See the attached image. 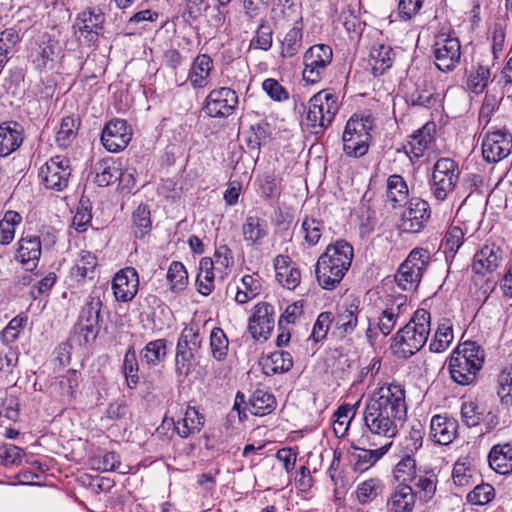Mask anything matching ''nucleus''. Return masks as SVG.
I'll use <instances>...</instances> for the list:
<instances>
[{"instance_id": "680f3d73", "label": "nucleus", "mask_w": 512, "mask_h": 512, "mask_svg": "<svg viewBox=\"0 0 512 512\" xmlns=\"http://www.w3.org/2000/svg\"><path fill=\"white\" fill-rule=\"evenodd\" d=\"M123 372L130 388H134L138 381V362L133 347H129L123 361Z\"/></svg>"}, {"instance_id": "774afa93", "label": "nucleus", "mask_w": 512, "mask_h": 512, "mask_svg": "<svg viewBox=\"0 0 512 512\" xmlns=\"http://www.w3.org/2000/svg\"><path fill=\"white\" fill-rule=\"evenodd\" d=\"M333 320L334 314L332 312H322L318 315L311 333V337L315 342H320L326 338Z\"/></svg>"}, {"instance_id": "e433bc0d", "label": "nucleus", "mask_w": 512, "mask_h": 512, "mask_svg": "<svg viewBox=\"0 0 512 512\" xmlns=\"http://www.w3.org/2000/svg\"><path fill=\"white\" fill-rule=\"evenodd\" d=\"M94 181L100 187H106L120 177V169L113 158L98 161L94 166Z\"/></svg>"}, {"instance_id": "a18cd8bd", "label": "nucleus", "mask_w": 512, "mask_h": 512, "mask_svg": "<svg viewBox=\"0 0 512 512\" xmlns=\"http://www.w3.org/2000/svg\"><path fill=\"white\" fill-rule=\"evenodd\" d=\"M58 51V42L52 38L42 41L38 48L32 54L34 66L41 70L46 67L49 61H52Z\"/></svg>"}, {"instance_id": "0eeeda50", "label": "nucleus", "mask_w": 512, "mask_h": 512, "mask_svg": "<svg viewBox=\"0 0 512 512\" xmlns=\"http://www.w3.org/2000/svg\"><path fill=\"white\" fill-rule=\"evenodd\" d=\"M408 310L409 306L405 295L389 296L384 306L381 308L379 315L373 320L367 318L368 327L365 334L368 341L371 344L374 343L377 337V331L384 337L388 336L395 328L398 320L403 315L407 314Z\"/></svg>"}, {"instance_id": "393cba45", "label": "nucleus", "mask_w": 512, "mask_h": 512, "mask_svg": "<svg viewBox=\"0 0 512 512\" xmlns=\"http://www.w3.org/2000/svg\"><path fill=\"white\" fill-rule=\"evenodd\" d=\"M360 312L359 305L355 302L340 306L333 320L335 333L340 337L351 335L358 325Z\"/></svg>"}, {"instance_id": "4d7b16f0", "label": "nucleus", "mask_w": 512, "mask_h": 512, "mask_svg": "<svg viewBox=\"0 0 512 512\" xmlns=\"http://www.w3.org/2000/svg\"><path fill=\"white\" fill-rule=\"evenodd\" d=\"M229 341L221 328H213L210 333V348L212 356L217 361L225 360L228 353Z\"/></svg>"}, {"instance_id": "3c124183", "label": "nucleus", "mask_w": 512, "mask_h": 512, "mask_svg": "<svg viewBox=\"0 0 512 512\" xmlns=\"http://www.w3.org/2000/svg\"><path fill=\"white\" fill-rule=\"evenodd\" d=\"M134 234L137 238H143L152 228L150 210L147 205L140 204L132 214Z\"/></svg>"}, {"instance_id": "9b49d317", "label": "nucleus", "mask_w": 512, "mask_h": 512, "mask_svg": "<svg viewBox=\"0 0 512 512\" xmlns=\"http://www.w3.org/2000/svg\"><path fill=\"white\" fill-rule=\"evenodd\" d=\"M434 63L442 72L453 71L461 59V45L457 37L446 33L436 36L433 44Z\"/></svg>"}, {"instance_id": "dca6fc26", "label": "nucleus", "mask_w": 512, "mask_h": 512, "mask_svg": "<svg viewBox=\"0 0 512 512\" xmlns=\"http://www.w3.org/2000/svg\"><path fill=\"white\" fill-rule=\"evenodd\" d=\"M132 128L126 120L113 119L103 128L101 142L105 149L112 153L124 150L132 139Z\"/></svg>"}, {"instance_id": "a19ab883", "label": "nucleus", "mask_w": 512, "mask_h": 512, "mask_svg": "<svg viewBox=\"0 0 512 512\" xmlns=\"http://www.w3.org/2000/svg\"><path fill=\"white\" fill-rule=\"evenodd\" d=\"M409 195L406 181L401 175L393 174L387 179V198L393 207L405 202Z\"/></svg>"}, {"instance_id": "f3484780", "label": "nucleus", "mask_w": 512, "mask_h": 512, "mask_svg": "<svg viewBox=\"0 0 512 512\" xmlns=\"http://www.w3.org/2000/svg\"><path fill=\"white\" fill-rule=\"evenodd\" d=\"M105 14L99 7H87L80 12L74 22L73 28L79 38L92 42L97 40L99 30L103 28Z\"/></svg>"}, {"instance_id": "603ef678", "label": "nucleus", "mask_w": 512, "mask_h": 512, "mask_svg": "<svg viewBox=\"0 0 512 512\" xmlns=\"http://www.w3.org/2000/svg\"><path fill=\"white\" fill-rule=\"evenodd\" d=\"M490 75L491 72L488 63L478 64L475 71L472 72L468 78L467 85L469 89L475 94L482 93L488 86Z\"/></svg>"}, {"instance_id": "4468645a", "label": "nucleus", "mask_w": 512, "mask_h": 512, "mask_svg": "<svg viewBox=\"0 0 512 512\" xmlns=\"http://www.w3.org/2000/svg\"><path fill=\"white\" fill-rule=\"evenodd\" d=\"M431 217V208L426 200L411 198L403 211L399 229L404 233H419Z\"/></svg>"}, {"instance_id": "58836bf2", "label": "nucleus", "mask_w": 512, "mask_h": 512, "mask_svg": "<svg viewBox=\"0 0 512 512\" xmlns=\"http://www.w3.org/2000/svg\"><path fill=\"white\" fill-rule=\"evenodd\" d=\"M408 101L413 106L431 108L440 101V95L436 92L432 83L424 81L423 85H418L409 95Z\"/></svg>"}, {"instance_id": "72a5a7b5", "label": "nucleus", "mask_w": 512, "mask_h": 512, "mask_svg": "<svg viewBox=\"0 0 512 512\" xmlns=\"http://www.w3.org/2000/svg\"><path fill=\"white\" fill-rule=\"evenodd\" d=\"M261 364L266 375H273L289 371L293 366V359L289 352L281 350L263 358Z\"/></svg>"}, {"instance_id": "13d9d810", "label": "nucleus", "mask_w": 512, "mask_h": 512, "mask_svg": "<svg viewBox=\"0 0 512 512\" xmlns=\"http://www.w3.org/2000/svg\"><path fill=\"white\" fill-rule=\"evenodd\" d=\"M383 483L377 478H371L360 483L356 489V496L360 503L371 502L383 491Z\"/></svg>"}, {"instance_id": "a878e982", "label": "nucleus", "mask_w": 512, "mask_h": 512, "mask_svg": "<svg viewBox=\"0 0 512 512\" xmlns=\"http://www.w3.org/2000/svg\"><path fill=\"white\" fill-rule=\"evenodd\" d=\"M458 422L446 415H434L430 423V437L440 445L450 444L456 437Z\"/></svg>"}, {"instance_id": "39448f33", "label": "nucleus", "mask_w": 512, "mask_h": 512, "mask_svg": "<svg viewBox=\"0 0 512 512\" xmlns=\"http://www.w3.org/2000/svg\"><path fill=\"white\" fill-rule=\"evenodd\" d=\"M429 333L430 313L425 309H418L410 321L394 335L391 348L399 356L408 358L426 344Z\"/></svg>"}, {"instance_id": "bb28decb", "label": "nucleus", "mask_w": 512, "mask_h": 512, "mask_svg": "<svg viewBox=\"0 0 512 512\" xmlns=\"http://www.w3.org/2000/svg\"><path fill=\"white\" fill-rule=\"evenodd\" d=\"M394 49L384 43H375L369 52V65L374 76H380L390 69L395 60Z\"/></svg>"}, {"instance_id": "7c9ffc66", "label": "nucleus", "mask_w": 512, "mask_h": 512, "mask_svg": "<svg viewBox=\"0 0 512 512\" xmlns=\"http://www.w3.org/2000/svg\"><path fill=\"white\" fill-rule=\"evenodd\" d=\"M489 466L499 474H509L512 472V445L496 444L488 455Z\"/></svg>"}, {"instance_id": "de8ad7c7", "label": "nucleus", "mask_w": 512, "mask_h": 512, "mask_svg": "<svg viewBox=\"0 0 512 512\" xmlns=\"http://www.w3.org/2000/svg\"><path fill=\"white\" fill-rule=\"evenodd\" d=\"M273 44V30L267 20L262 19L250 40L249 48L268 51Z\"/></svg>"}, {"instance_id": "9d476101", "label": "nucleus", "mask_w": 512, "mask_h": 512, "mask_svg": "<svg viewBox=\"0 0 512 512\" xmlns=\"http://www.w3.org/2000/svg\"><path fill=\"white\" fill-rule=\"evenodd\" d=\"M332 59L333 51L329 45L316 44L309 47L303 56V79L310 84L318 83L325 75Z\"/></svg>"}, {"instance_id": "2f4dec72", "label": "nucleus", "mask_w": 512, "mask_h": 512, "mask_svg": "<svg viewBox=\"0 0 512 512\" xmlns=\"http://www.w3.org/2000/svg\"><path fill=\"white\" fill-rule=\"evenodd\" d=\"M415 493L408 484H399L388 500L391 512H413Z\"/></svg>"}, {"instance_id": "ddd939ff", "label": "nucleus", "mask_w": 512, "mask_h": 512, "mask_svg": "<svg viewBox=\"0 0 512 512\" xmlns=\"http://www.w3.org/2000/svg\"><path fill=\"white\" fill-rule=\"evenodd\" d=\"M238 103V95L233 89L220 87L210 91L203 110L209 117L225 118L235 112Z\"/></svg>"}, {"instance_id": "69168bd1", "label": "nucleus", "mask_w": 512, "mask_h": 512, "mask_svg": "<svg viewBox=\"0 0 512 512\" xmlns=\"http://www.w3.org/2000/svg\"><path fill=\"white\" fill-rule=\"evenodd\" d=\"M353 408L349 405H341L336 410L334 416L336 417L333 423V430L337 437H342L348 430V425L355 414V411H352Z\"/></svg>"}, {"instance_id": "1a4fd4ad", "label": "nucleus", "mask_w": 512, "mask_h": 512, "mask_svg": "<svg viewBox=\"0 0 512 512\" xmlns=\"http://www.w3.org/2000/svg\"><path fill=\"white\" fill-rule=\"evenodd\" d=\"M458 164L450 158H440L433 167L431 193L439 201H444L454 191L459 180Z\"/></svg>"}, {"instance_id": "6ab92c4d", "label": "nucleus", "mask_w": 512, "mask_h": 512, "mask_svg": "<svg viewBox=\"0 0 512 512\" xmlns=\"http://www.w3.org/2000/svg\"><path fill=\"white\" fill-rule=\"evenodd\" d=\"M139 289V276L135 268L126 267L118 271L112 281L115 299L119 302H129Z\"/></svg>"}, {"instance_id": "37998d69", "label": "nucleus", "mask_w": 512, "mask_h": 512, "mask_svg": "<svg viewBox=\"0 0 512 512\" xmlns=\"http://www.w3.org/2000/svg\"><path fill=\"white\" fill-rule=\"evenodd\" d=\"M268 124H257L250 127L244 133V141L247 147L256 152V158L259 156L260 147L269 140Z\"/></svg>"}, {"instance_id": "4c0bfd02", "label": "nucleus", "mask_w": 512, "mask_h": 512, "mask_svg": "<svg viewBox=\"0 0 512 512\" xmlns=\"http://www.w3.org/2000/svg\"><path fill=\"white\" fill-rule=\"evenodd\" d=\"M250 412L256 416H264L272 412L276 399L269 391L257 388L249 399Z\"/></svg>"}, {"instance_id": "f8f14e48", "label": "nucleus", "mask_w": 512, "mask_h": 512, "mask_svg": "<svg viewBox=\"0 0 512 512\" xmlns=\"http://www.w3.org/2000/svg\"><path fill=\"white\" fill-rule=\"evenodd\" d=\"M38 176L46 188L62 191L71 176L70 160L61 155L52 157L41 166Z\"/></svg>"}, {"instance_id": "f03ea898", "label": "nucleus", "mask_w": 512, "mask_h": 512, "mask_svg": "<svg viewBox=\"0 0 512 512\" xmlns=\"http://www.w3.org/2000/svg\"><path fill=\"white\" fill-rule=\"evenodd\" d=\"M353 256V247L344 240L328 245L316 263L319 285L326 290L334 289L350 268Z\"/></svg>"}, {"instance_id": "6e6d98bb", "label": "nucleus", "mask_w": 512, "mask_h": 512, "mask_svg": "<svg viewBox=\"0 0 512 512\" xmlns=\"http://www.w3.org/2000/svg\"><path fill=\"white\" fill-rule=\"evenodd\" d=\"M167 280L172 291L184 290L188 283V273L185 266L181 262L173 261L167 271Z\"/></svg>"}, {"instance_id": "0e129e2a", "label": "nucleus", "mask_w": 512, "mask_h": 512, "mask_svg": "<svg viewBox=\"0 0 512 512\" xmlns=\"http://www.w3.org/2000/svg\"><path fill=\"white\" fill-rule=\"evenodd\" d=\"M465 232L458 225H451L442 241V246L445 249V252H450L455 254L464 242Z\"/></svg>"}, {"instance_id": "a211bd4d", "label": "nucleus", "mask_w": 512, "mask_h": 512, "mask_svg": "<svg viewBox=\"0 0 512 512\" xmlns=\"http://www.w3.org/2000/svg\"><path fill=\"white\" fill-rule=\"evenodd\" d=\"M274 327V307L262 302L254 306L253 314L249 318L248 330L255 340L267 339Z\"/></svg>"}, {"instance_id": "aec40b11", "label": "nucleus", "mask_w": 512, "mask_h": 512, "mask_svg": "<svg viewBox=\"0 0 512 512\" xmlns=\"http://www.w3.org/2000/svg\"><path fill=\"white\" fill-rule=\"evenodd\" d=\"M435 130L436 124L427 122L409 137L403 149L412 161L421 158L425 151L430 148L434 141Z\"/></svg>"}, {"instance_id": "ea45409f", "label": "nucleus", "mask_w": 512, "mask_h": 512, "mask_svg": "<svg viewBox=\"0 0 512 512\" xmlns=\"http://www.w3.org/2000/svg\"><path fill=\"white\" fill-rule=\"evenodd\" d=\"M453 339V324L450 319L444 318L439 322L434 338L429 345L430 351L436 353L445 351Z\"/></svg>"}, {"instance_id": "8fccbe9b", "label": "nucleus", "mask_w": 512, "mask_h": 512, "mask_svg": "<svg viewBox=\"0 0 512 512\" xmlns=\"http://www.w3.org/2000/svg\"><path fill=\"white\" fill-rule=\"evenodd\" d=\"M414 483L416 491L421 500L427 502L432 499L436 492L437 477L433 473H425L415 476L411 481Z\"/></svg>"}, {"instance_id": "423d86ee", "label": "nucleus", "mask_w": 512, "mask_h": 512, "mask_svg": "<svg viewBox=\"0 0 512 512\" xmlns=\"http://www.w3.org/2000/svg\"><path fill=\"white\" fill-rule=\"evenodd\" d=\"M374 126L371 115L354 114L347 121L342 135L343 150L347 156L358 158L367 153Z\"/></svg>"}, {"instance_id": "6e6552de", "label": "nucleus", "mask_w": 512, "mask_h": 512, "mask_svg": "<svg viewBox=\"0 0 512 512\" xmlns=\"http://www.w3.org/2000/svg\"><path fill=\"white\" fill-rule=\"evenodd\" d=\"M430 253L424 248L413 249L395 274L397 286L404 291H415L430 263Z\"/></svg>"}, {"instance_id": "f704fd0d", "label": "nucleus", "mask_w": 512, "mask_h": 512, "mask_svg": "<svg viewBox=\"0 0 512 512\" xmlns=\"http://www.w3.org/2000/svg\"><path fill=\"white\" fill-rule=\"evenodd\" d=\"M302 19L295 20L294 26L285 34L281 41V56L290 58L295 56L302 47L303 41Z\"/></svg>"}, {"instance_id": "e2e57ef3", "label": "nucleus", "mask_w": 512, "mask_h": 512, "mask_svg": "<svg viewBox=\"0 0 512 512\" xmlns=\"http://www.w3.org/2000/svg\"><path fill=\"white\" fill-rule=\"evenodd\" d=\"M474 469L469 463L457 461L452 471L453 483L457 487H468L474 483Z\"/></svg>"}, {"instance_id": "49530a36", "label": "nucleus", "mask_w": 512, "mask_h": 512, "mask_svg": "<svg viewBox=\"0 0 512 512\" xmlns=\"http://www.w3.org/2000/svg\"><path fill=\"white\" fill-rule=\"evenodd\" d=\"M79 121L73 116L64 117L56 133V143L61 148L68 147L76 138Z\"/></svg>"}, {"instance_id": "4be33fe9", "label": "nucleus", "mask_w": 512, "mask_h": 512, "mask_svg": "<svg viewBox=\"0 0 512 512\" xmlns=\"http://www.w3.org/2000/svg\"><path fill=\"white\" fill-rule=\"evenodd\" d=\"M374 449L352 447L350 462L355 472H365L375 465L391 448L390 444L379 441Z\"/></svg>"}, {"instance_id": "c756f323", "label": "nucleus", "mask_w": 512, "mask_h": 512, "mask_svg": "<svg viewBox=\"0 0 512 512\" xmlns=\"http://www.w3.org/2000/svg\"><path fill=\"white\" fill-rule=\"evenodd\" d=\"M213 68V60L208 54L198 55L189 70L188 80L193 88H203L208 84V78Z\"/></svg>"}, {"instance_id": "338daca9", "label": "nucleus", "mask_w": 512, "mask_h": 512, "mask_svg": "<svg viewBox=\"0 0 512 512\" xmlns=\"http://www.w3.org/2000/svg\"><path fill=\"white\" fill-rule=\"evenodd\" d=\"M495 497V490L492 485L483 483L477 485L467 495V501L473 505H485Z\"/></svg>"}, {"instance_id": "c9c22d12", "label": "nucleus", "mask_w": 512, "mask_h": 512, "mask_svg": "<svg viewBox=\"0 0 512 512\" xmlns=\"http://www.w3.org/2000/svg\"><path fill=\"white\" fill-rule=\"evenodd\" d=\"M217 274L214 271V262L212 258L203 257L199 264V273L196 283L198 292L204 296L209 295L214 290V282Z\"/></svg>"}, {"instance_id": "5701e85b", "label": "nucleus", "mask_w": 512, "mask_h": 512, "mask_svg": "<svg viewBox=\"0 0 512 512\" xmlns=\"http://www.w3.org/2000/svg\"><path fill=\"white\" fill-rule=\"evenodd\" d=\"M503 260L502 249L494 243L485 244L473 258L472 269L476 274L485 275L498 268Z\"/></svg>"}, {"instance_id": "79ce46f5", "label": "nucleus", "mask_w": 512, "mask_h": 512, "mask_svg": "<svg viewBox=\"0 0 512 512\" xmlns=\"http://www.w3.org/2000/svg\"><path fill=\"white\" fill-rule=\"evenodd\" d=\"M97 266V257L89 251H81L80 258L71 268V275L77 282L86 278H92L94 269Z\"/></svg>"}, {"instance_id": "473e14b6", "label": "nucleus", "mask_w": 512, "mask_h": 512, "mask_svg": "<svg viewBox=\"0 0 512 512\" xmlns=\"http://www.w3.org/2000/svg\"><path fill=\"white\" fill-rule=\"evenodd\" d=\"M204 426V416L194 407H188L184 417L174 423V429L181 438L198 433Z\"/></svg>"}, {"instance_id": "7ed1b4c3", "label": "nucleus", "mask_w": 512, "mask_h": 512, "mask_svg": "<svg viewBox=\"0 0 512 512\" xmlns=\"http://www.w3.org/2000/svg\"><path fill=\"white\" fill-rule=\"evenodd\" d=\"M485 360L483 348L475 341L459 344L449 359V372L453 381L465 386L472 384L482 369Z\"/></svg>"}, {"instance_id": "f257e3e1", "label": "nucleus", "mask_w": 512, "mask_h": 512, "mask_svg": "<svg viewBox=\"0 0 512 512\" xmlns=\"http://www.w3.org/2000/svg\"><path fill=\"white\" fill-rule=\"evenodd\" d=\"M407 416L405 390L400 384H386L375 390L366 400L363 412L366 439L370 446L379 441L392 446Z\"/></svg>"}, {"instance_id": "864d4df0", "label": "nucleus", "mask_w": 512, "mask_h": 512, "mask_svg": "<svg viewBox=\"0 0 512 512\" xmlns=\"http://www.w3.org/2000/svg\"><path fill=\"white\" fill-rule=\"evenodd\" d=\"M166 343L165 339L150 341L141 352L142 359L149 365L160 363L166 356Z\"/></svg>"}, {"instance_id": "052dcab7", "label": "nucleus", "mask_w": 512, "mask_h": 512, "mask_svg": "<svg viewBox=\"0 0 512 512\" xmlns=\"http://www.w3.org/2000/svg\"><path fill=\"white\" fill-rule=\"evenodd\" d=\"M394 477L401 484L411 482L416 476V461L410 455L403 457L394 468Z\"/></svg>"}, {"instance_id": "b1692460", "label": "nucleus", "mask_w": 512, "mask_h": 512, "mask_svg": "<svg viewBox=\"0 0 512 512\" xmlns=\"http://www.w3.org/2000/svg\"><path fill=\"white\" fill-rule=\"evenodd\" d=\"M41 241L38 236L28 235L18 241L16 258L27 271H33L40 260Z\"/></svg>"}, {"instance_id": "412c9836", "label": "nucleus", "mask_w": 512, "mask_h": 512, "mask_svg": "<svg viewBox=\"0 0 512 512\" xmlns=\"http://www.w3.org/2000/svg\"><path fill=\"white\" fill-rule=\"evenodd\" d=\"M241 233L247 247H260L269 235V225L264 218L248 214L241 226Z\"/></svg>"}, {"instance_id": "5fc2aeb1", "label": "nucleus", "mask_w": 512, "mask_h": 512, "mask_svg": "<svg viewBox=\"0 0 512 512\" xmlns=\"http://www.w3.org/2000/svg\"><path fill=\"white\" fill-rule=\"evenodd\" d=\"M261 196L265 200L278 199L282 193L281 178L273 173L264 174L259 178Z\"/></svg>"}, {"instance_id": "c03bdc74", "label": "nucleus", "mask_w": 512, "mask_h": 512, "mask_svg": "<svg viewBox=\"0 0 512 512\" xmlns=\"http://www.w3.org/2000/svg\"><path fill=\"white\" fill-rule=\"evenodd\" d=\"M214 271L217 274V279L223 281L230 272L233 265L232 250L225 244L216 248L214 253Z\"/></svg>"}, {"instance_id": "09e8293b", "label": "nucleus", "mask_w": 512, "mask_h": 512, "mask_svg": "<svg viewBox=\"0 0 512 512\" xmlns=\"http://www.w3.org/2000/svg\"><path fill=\"white\" fill-rule=\"evenodd\" d=\"M323 230L324 223L321 220L308 215L304 217L300 231L308 246H315L318 244Z\"/></svg>"}, {"instance_id": "cd10ccee", "label": "nucleus", "mask_w": 512, "mask_h": 512, "mask_svg": "<svg viewBox=\"0 0 512 512\" xmlns=\"http://www.w3.org/2000/svg\"><path fill=\"white\" fill-rule=\"evenodd\" d=\"M23 128L16 122L0 124V156L6 157L16 151L23 142Z\"/></svg>"}, {"instance_id": "2eb2a0df", "label": "nucleus", "mask_w": 512, "mask_h": 512, "mask_svg": "<svg viewBox=\"0 0 512 512\" xmlns=\"http://www.w3.org/2000/svg\"><path fill=\"white\" fill-rule=\"evenodd\" d=\"M512 152V135L506 129L488 132L482 141V154L490 163H496L509 156Z\"/></svg>"}, {"instance_id": "c85d7f7f", "label": "nucleus", "mask_w": 512, "mask_h": 512, "mask_svg": "<svg viewBox=\"0 0 512 512\" xmlns=\"http://www.w3.org/2000/svg\"><path fill=\"white\" fill-rule=\"evenodd\" d=\"M276 278L287 289H295L301 281L300 270L288 256L278 255L274 260Z\"/></svg>"}, {"instance_id": "bf43d9fd", "label": "nucleus", "mask_w": 512, "mask_h": 512, "mask_svg": "<svg viewBox=\"0 0 512 512\" xmlns=\"http://www.w3.org/2000/svg\"><path fill=\"white\" fill-rule=\"evenodd\" d=\"M101 308L100 298L90 295L80 312L78 323H90V326L99 325Z\"/></svg>"}, {"instance_id": "20e7f679", "label": "nucleus", "mask_w": 512, "mask_h": 512, "mask_svg": "<svg viewBox=\"0 0 512 512\" xmlns=\"http://www.w3.org/2000/svg\"><path fill=\"white\" fill-rule=\"evenodd\" d=\"M338 110L337 95L329 90L319 91L309 99L302 124L306 131L319 138L331 126Z\"/></svg>"}]
</instances>
